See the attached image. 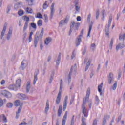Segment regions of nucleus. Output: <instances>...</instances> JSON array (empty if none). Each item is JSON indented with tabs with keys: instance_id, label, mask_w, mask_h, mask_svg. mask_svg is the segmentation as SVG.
Listing matches in <instances>:
<instances>
[{
	"instance_id": "nucleus-12",
	"label": "nucleus",
	"mask_w": 125,
	"mask_h": 125,
	"mask_svg": "<svg viewBox=\"0 0 125 125\" xmlns=\"http://www.w3.org/2000/svg\"><path fill=\"white\" fill-rule=\"evenodd\" d=\"M55 5V3H53L50 7V18L52 19V17H53V15L54 14V5Z\"/></svg>"
},
{
	"instance_id": "nucleus-61",
	"label": "nucleus",
	"mask_w": 125,
	"mask_h": 125,
	"mask_svg": "<svg viewBox=\"0 0 125 125\" xmlns=\"http://www.w3.org/2000/svg\"><path fill=\"white\" fill-rule=\"evenodd\" d=\"M92 125H97V120L96 119L93 120Z\"/></svg>"
},
{
	"instance_id": "nucleus-46",
	"label": "nucleus",
	"mask_w": 125,
	"mask_h": 125,
	"mask_svg": "<svg viewBox=\"0 0 125 125\" xmlns=\"http://www.w3.org/2000/svg\"><path fill=\"white\" fill-rule=\"evenodd\" d=\"M29 24V22H25L24 24V26L23 27V31H25L26 30H27V28H28V25Z\"/></svg>"
},
{
	"instance_id": "nucleus-18",
	"label": "nucleus",
	"mask_w": 125,
	"mask_h": 125,
	"mask_svg": "<svg viewBox=\"0 0 125 125\" xmlns=\"http://www.w3.org/2000/svg\"><path fill=\"white\" fill-rule=\"evenodd\" d=\"M125 45L124 44V43H123L122 44H121V43H119L116 47V50H119V49H122V48H124V47H125Z\"/></svg>"
},
{
	"instance_id": "nucleus-51",
	"label": "nucleus",
	"mask_w": 125,
	"mask_h": 125,
	"mask_svg": "<svg viewBox=\"0 0 125 125\" xmlns=\"http://www.w3.org/2000/svg\"><path fill=\"white\" fill-rule=\"evenodd\" d=\"M95 47H96L95 43H92L91 44V48L92 50H94V49H95Z\"/></svg>"
},
{
	"instance_id": "nucleus-55",
	"label": "nucleus",
	"mask_w": 125,
	"mask_h": 125,
	"mask_svg": "<svg viewBox=\"0 0 125 125\" xmlns=\"http://www.w3.org/2000/svg\"><path fill=\"white\" fill-rule=\"evenodd\" d=\"M3 106V100L1 98H0V107Z\"/></svg>"
},
{
	"instance_id": "nucleus-39",
	"label": "nucleus",
	"mask_w": 125,
	"mask_h": 125,
	"mask_svg": "<svg viewBox=\"0 0 125 125\" xmlns=\"http://www.w3.org/2000/svg\"><path fill=\"white\" fill-rule=\"evenodd\" d=\"M36 17L37 18H39L40 19H42V14H41V13L38 12L37 14Z\"/></svg>"
},
{
	"instance_id": "nucleus-63",
	"label": "nucleus",
	"mask_w": 125,
	"mask_h": 125,
	"mask_svg": "<svg viewBox=\"0 0 125 125\" xmlns=\"http://www.w3.org/2000/svg\"><path fill=\"white\" fill-rule=\"evenodd\" d=\"M79 0H75L74 2V3L75 4V5H79Z\"/></svg>"
},
{
	"instance_id": "nucleus-33",
	"label": "nucleus",
	"mask_w": 125,
	"mask_h": 125,
	"mask_svg": "<svg viewBox=\"0 0 125 125\" xmlns=\"http://www.w3.org/2000/svg\"><path fill=\"white\" fill-rule=\"evenodd\" d=\"M69 18H70V16L66 15V18L64 20V23H65V24H67V23H68V22L69 21Z\"/></svg>"
},
{
	"instance_id": "nucleus-48",
	"label": "nucleus",
	"mask_w": 125,
	"mask_h": 125,
	"mask_svg": "<svg viewBox=\"0 0 125 125\" xmlns=\"http://www.w3.org/2000/svg\"><path fill=\"white\" fill-rule=\"evenodd\" d=\"M116 88H117V81H115V83L112 86V89L113 90H116Z\"/></svg>"
},
{
	"instance_id": "nucleus-38",
	"label": "nucleus",
	"mask_w": 125,
	"mask_h": 125,
	"mask_svg": "<svg viewBox=\"0 0 125 125\" xmlns=\"http://www.w3.org/2000/svg\"><path fill=\"white\" fill-rule=\"evenodd\" d=\"M18 13L19 16H22L24 14V11L23 10H19Z\"/></svg>"
},
{
	"instance_id": "nucleus-59",
	"label": "nucleus",
	"mask_w": 125,
	"mask_h": 125,
	"mask_svg": "<svg viewBox=\"0 0 125 125\" xmlns=\"http://www.w3.org/2000/svg\"><path fill=\"white\" fill-rule=\"evenodd\" d=\"M75 10L76 11H80V6H79V5H75Z\"/></svg>"
},
{
	"instance_id": "nucleus-28",
	"label": "nucleus",
	"mask_w": 125,
	"mask_h": 125,
	"mask_svg": "<svg viewBox=\"0 0 125 125\" xmlns=\"http://www.w3.org/2000/svg\"><path fill=\"white\" fill-rule=\"evenodd\" d=\"M125 33L123 35H119V41H120L121 42H125Z\"/></svg>"
},
{
	"instance_id": "nucleus-29",
	"label": "nucleus",
	"mask_w": 125,
	"mask_h": 125,
	"mask_svg": "<svg viewBox=\"0 0 125 125\" xmlns=\"http://www.w3.org/2000/svg\"><path fill=\"white\" fill-rule=\"evenodd\" d=\"M102 16L103 17L102 18V19L104 21L105 20V14H106V11L105 10H103L102 11Z\"/></svg>"
},
{
	"instance_id": "nucleus-14",
	"label": "nucleus",
	"mask_w": 125,
	"mask_h": 125,
	"mask_svg": "<svg viewBox=\"0 0 125 125\" xmlns=\"http://www.w3.org/2000/svg\"><path fill=\"white\" fill-rule=\"evenodd\" d=\"M61 100V92H59V93L58 94V96L56 100V103L57 105H58L60 103Z\"/></svg>"
},
{
	"instance_id": "nucleus-50",
	"label": "nucleus",
	"mask_w": 125,
	"mask_h": 125,
	"mask_svg": "<svg viewBox=\"0 0 125 125\" xmlns=\"http://www.w3.org/2000/svg\"><path fill=\"white\" fill-rule=\"evenodd\" d=\"M8 35L10 36H12V27H10L9 29V31L8 32Z\"/></svg>"
},
{
	"instance_id": "nucleus-5",
	"label": "nucleus",
	"mask_w": 125,
	"mask_h": 125,
	"mask_svg": "<svg viewBox=\"0 0 125 125\" xmlns=\"http://www.w3.org/2000/svg\"><path fill=\"white\" fill-rule=\"evenodd\" d=\"M73 74H74V75H76V74H77V64L76 63L74 64V66H71L69 71V74L68 75V83H71V76L72 75H73Z\"/></svg>"
},
{
	"instance_id": "nucleus-42",
	"label": "nucleus",
	"mask_w": 125,
	"mask_h": 125,
	"mask_svg": "<svg viewBox=\"0 0 125 125\" xmlns=\"http://www.w3.org/2000/svg\"><path fill=\"white\" fill-rule=\"evenodd\" d=\"M6 106L7 108H12L13 107V104L12 103H8L7 104Z\"/></svg>"
},
{
	"instance_id": "nucleus-11",
	"label": "nucleus",
	"mask_w": 125,
	"mask_h": 125,
	"mask_svg": "<svg viewBox=\"0 0 125 125\" xmlns=\"http://www.w3.org/2000/svg\"><path fill=\"white\" fill-rule=\"evenodd\" d=\"M39 75V69L35 71L34 75L33 84L35 85L37 81H38V75Z\"/></svg>"
},
{
	"instance_id": "nucleus-45",
	"label": "nucleus",
	"mask_w": 125,
	"mask_h": 125,
	"mask_svg": "<svg viewBox=\"0 0 125 125\" xmlns=\"http://www.w3.org/2000/svg\"><path fill=\"white\" fill-rule=\"evenodd\" d=\"M24 20H25L26 21L25 22L29 23V21H30V18L28 16H25Z\"/></svg>"
},
{
	"instance_id": "nucleus-3",
	"label": "nucleus",
	"mask_w": 125,
	"mask_h": 125,
	"mask_svg": "<svg viewBox=\"0 0 125 125\" xmlns=\"http://www.w3.org/2000/svg\"><path fill=\"white\" fill-rule=\"evenodd\" d=\"M44 32V29L42 28L41 30L39 36L36 35L34 37V47H37V45H38V42L39 41H41L43 37V34Z\"/></svg>"
},
{
	"instance_id": "nucleus-60",
	"label": "nucleus",
	"mask_w": 125,
	"mask_h": 125,
	"mask_svg": "<svg viewBox=\"0 0 125 125\" xmlns=\"http://www.w3.org/2000/svg\"><path fill=\"white\" fill-rule=\"evenodd\" d=\"M91 17V14H89L87 17V22H90V18Z\"/></svg>"
},
{
	"instance_id": "nucleus-16",
	"label": "nucleus",
	"mask_w": 125,
	"mask_h": 125,
	"mask_svg": "<svg viewBox=\"0 0 125 125\" xmlns=\"http://www.w3.org/2000/svg\"><path fill=\"white\" fill-rule=\"evenodd\" d=\"M26 92L27 93H29L30 90L31 89V81H28L27 83L26 86Z\"/></svg>"
},
{
	"instance_id": "nucleus-19",
	"label": "nucleus",
	"mask_w": 125,
	"mask_h": 125,
	"mask_svg": "<svg viewBox=\"0 0 125 125\" xmlns=\"http://www.w3.org/2000/svg\"><path fill=\"white\" fill-rule=\"evenodd\" d=\"M102 86H103V83H101L100 85H99L98 86V90L100 95H103V93H102Z\"/></svg>"
},
{
	"instance_id": "nucleus-17",
	"label": "nucleus",
	"mask_w": 125,
	"mask_h": 125,
	"mask_svg": "<svg viewBox=\"0 0 125 125\" xmlns=\"http://www.w3.org/2000/svg\"><path fill=\"white\" fill-rule=\"evenodd\" d=\"M67 117H68V111H66L62 119V125H65L66 121H67Z\"/></svg>"
},
{
	"instance_id": "nucleus-35",
	"label": "nucleus",
	"mask_w": 125,
	"mask_h": 125,
	"mask_svg": "<svg viewBox=\"0 0 125 125\" xmlns=\"http://www.w3.org/2000/svg\"><path fill=\"white\" fill-rule=\"evenodd\" d=\"M37 25L38 27H41L42 25V20H39L37 22Z\"/></svg>"
},
{
	"instance_id": "nucleus-62",
	"label": "nucleus",
	"mask_w": 125,
	"mask_h": 125,
	"mask_svg": "<svg viewBox=\"0 0 125 125\" xmlns=\"http://www.w3.org/2000/svg\"><path fill=\"white\" fill-rule=\"evenodd\" d=\"M76 56V54H75V51H74L71 55V59H74Z\"/></svg>"
},
{
	"instance_id": "nucleus-6",
	"label": "nucleus",
	"mask_w": 125,
	"mask_h": 125,
	"mask_svg": "<svg viewBox=\"0 0 125 125\" xmlns=\"http://www.w3.org/2000/svg\"><path fill=\"white\" fill-rule=\"evenodd\" d=\"M113 18V16L112 14H110L109 18L108 23L107 25V27L105 28V34L107 36H109V31H110V27L111 26V24H112V19Z\"/></svg>"
},
{
	"instance_id": "nucleus-4",
	"label": "nucleus",
	"mask_w": 125,
	"mask_h": 125,
	"mask_svg": "<svg viewBox=\"0 0 125 125\" xmlns=\"http://www.w3.org/2000/svg\"><path fill=\"white\" fill-rule=\"evenodd\" d=\"M79 27H80V23H76L74 21H72L70 23L69 36H71V34L73 30L75 32H77L79 30Z\"/></svg>"
},
{
	"instance_id": "nucleus-47",
	"label": "nucleus",
	"mask_w": 125,
	"mask_h": 125,
	"mask_svg": "<svg viewBox=\"0 0 125 125\" xmlns=\"http://www.w3.org/2000/svg\"><path fill=\"white\" fill-rule=\"evenodd\" d=\"M95 100H96L95 104H96L97 105H98V104H99V102L100 100H99V98H98V97L97 96H96V97Z\"/></svg>"
},
{
	"instance_id": "nucleus-34",
	"label": "nucleus",
	"mask_w": 125,
	"mask_h": 125,
	"mask_svg": "<svg viewBox=\"0 0 125 125\" xmlns=\"http://www.w3.org/2000/svg\"><path fill=\"white\" fill-rule=\"evenodd\" d=\"M82 125H86V123H85V118L83 117V116L82 117Z\"/></svg>"
},
{
	"instance_id": "nucleus-56",
	"label": "nucleus",
	"mask_w": 125,
	"mask_h": 125,
	"mask_svg": "<svg viewBox=\"0 0 125 125\" xmlns=\"http://www.w3.org/2000/svg\"><path fill=\"white\" fill-rule=\"evenodd\" d=\"M63 24H65V22H64L63 20H61L60 22L59 27H62Z\"/></svg>"
},
{
	"instance_id": "nucleus-2",
	"label": "nucleus",
	"mask_w": 125,
	"mask_h": 125,
	"mask_svg": "<svg viewBox=\"0 0 125 125\" xmlns=\"http://www.w3.org/2000/svg\"><path fill=\"white\" fill-rule=\"evenodd\" d=\"M22 80L20 79H18L16 81V84L10 85L8 86V88L10 90H14L15 91H17L20 87H21V82Z\"/></svg>"
},
{
	"instance_id": "nucleus-22",
	"label": "nucleus",
	"mask_w": 125,
	"mask_h": 125,
	"mask_svg": "<svg viewBox=\"0 0 125 125\" xmlns=\"http://www.w3.org/2000/svg\"><path fill=\"white\" fill-rule=\"evenodd\" d=\"M1 120H2L3 122H4V123H7V119L4 114L0 115V122Z\"/></svg>"
},
{
	"instance_id": "nucleus-32",
	"label": "nucleus",
	"mask_w": 125,
	"mask_h": 125,
	"mask_svg": "<svg viewBox=\"0 0 125 125\" xmlns=\"http://www.w3.org/2000/svg\"><path fill=\"white\" fill-rule=\"evenodd\" d=\"M31 27H32V29H34L35 31L37 30V24L36 23L33 22L31 23Z\"/></svg>"
},
{
	"instance_id": "nucleus-26",
	"label": "nucleus",
	"mask_w": 125,
	"mask_h": 125,
	"mask_svg": "<svg viewBox=\"0 0 125 125\" xmlns=\"http://www.w3.org/2000/svg\"><path fill=\"white\" fill-rule=\"evenodd\" d=\"M51 42V38L50 37L46 38L44 41V43L46 45H48V43Z\"/></svg>"
},
{
	"instance_id": "nucleus-58",
	"label": "nucleus",
	"mask_w": 125,
	"mask_h": 125,
	"mask_svg": "<svg viewBox=\"0 0 125 125\" xmlns=\"http://www.w3.org/2000/svg\"><path fill=\"white\" fill-rule=\"evenodd\" d=\"M87 49V48L86 47V46H85L84 47V49L83 52V55H84V54H85V53H86V50Z\"/></svg>"
},
{
	"instance_id": "nucleus-25",
	"label": "nucleus",
	"mask_w": 125,
	"mask_h": 125,
	"mask_svg": "<svg viewBox=\"0 0 125 125\" xmlns=\"http://www.w3.org/2000/svg\"><path fill=\"white\" fill-rule=\"evenodd\" d=\"M48 110H49V103L48 102V101H47L46 104V107L45 108V113L46 114H47V112H48Z\"/></svg>"
},
{
	"instance_id": "nucleus-24",
	"label": "nucleus",
	"mask_w": 125,
	"mask_h": 125,
	"mask_svg": "<svg viewBox=\"0 0 125 125\" xmlns=\"http://www.w3.org/2000/svg\"><path fill=\"white\" fill-rule=\"evenodd\" d=\"M62 114V105H60L59 106V109L58 111V117H60L61 114Z\"/></svg>"
},
{
	"instance_id": "nucleus-13",
	"label": "nucleus",
	"mask_w": 125,
	"mask_h": 125,
	"mask_svg": "<svg viewBox=\"0 0 125 125\" xmlns=\"http://www.w3.org/2000/svg\"><path fill=\"white\" fill-rule=\"evenodd\" d=\"M7 26V23H5L4 24V27H3V30H2V32H1V37H0L1 40H2V38H3V36H4V34H5V32L6 31Z\"/></svg>"
},
{
	"instance_id": "nucleus-49",
	"label": "nucleus",
	"mask_w": 125,
	"mask_h": 125,
	"mask_svg": "<svg viewBox=\"0 0 125 125\" xmlns=\"http://www.w3.org/2000/svg\"><path fill=\"white\" fill-rule=\"evenodd\" d=\"M8 35L10 36H12V27H10L9 29V31L8 32Z\"/></svg>"
},
{
	"instance_id": "nucleus-54",
	"label": "nucleus",
	"mask_w": 125,
	"mask_h": 125,
	"mask_svg": "<svg viewBox=\"0 0 125 125\" xmlns=\"http://www.w3.org/2000/svg\"><path fill=\"white\" fill-rule=\"evenodd\" d=\"M10 10H11V7L10 6V5H8L7 7V14H8V13H9V11H10Z\"/></svg>"
},
{
	"instance_id": "nucleus-43",
	"label": "nucleus",
	"mask_w": 125,
	"mask_h": 125,
	"mask_svg": "<svg viewBox=\"0 0 125 125\" xmlns=\"http://www.w3.org/2000/svg\"><path fill=\"white\" fill-rule=\"evenodd\" d=\"M75 101V96H72L71 98L70 99V105H72L73 104V102Z\"/></svg>"
},
{
	"instance_id": "nucleus-23",
	"label": "nucleus",
	"mask_w": 125,
	"mask_h": 125,
	"mask_svg": "<svg viewBox=\"0 0 125 125\" xmlns=\"http://www.w3.org/2000/svg\"><path fill=\"white\" fill-rule=\"evenodd\" d=\"M25 61H26V60H23L21 62V70H25V69H26V64L25 63Z\"/></svg>"
},
{
	"instance_id": "nucleus-10",
	"label": "nucleus",
	"mask_w": 125,
	"mask_h": 125,
	"mask_svg": "<svg viewBox=\"0 0 125 125\" xmlns=\"http://www.w3.org/2000/svg\"><path fill=\"white\" fill-rule=\"evenodd\" d=\"M68 104V96H66L64 100L63 101V111L65 112L66 109H67V104Z\"/></svg>"
},
{
	"instance_id": "nucleus-21",
	"label": "nucleus",
	"mask_w": 125,
	"mask_h": 125,
	"mask_svg": "<svg viewBox=\"0 0 125 125\" xmlns=\"http://www.w3.org/2000/svg\"><path fill=\"white\" fill-rule=\"evenodd\" d=\"M61 60V53L60 52L59 53V55L56 61V65L59 66V64H60V61Z\"/></svg>"
},
{
	"instance_id": "nucleus-36",
	"label": "nucleus",
	"mask_w": 125,
	"mask_h": 125,
	"mask_svg": "<svg viewBox=\"0 0 125 125\" xmlns=\"http://www.w3.org/2000/svg\"><path fill=\"white\" fill-rule=\"evenodd\" d=\"M114 43V38H112L111 39V41H110V45L109 46L110 47V49H112V47H113V43Z\"/></svg>"
},
{
	"instance_id": "nucleus-57",
	"label": "nucleus",
	"mask_w": 125,
	"mask_h": 125,
	"mask_svg": "<svg viewBox=\"0 0 125 125\" xmlns=\"http://www.w3.org/2000/svg\"><path fill=\"white\" fill-rule=\"evenodd\" d=\"M89 66H90V63H88L87 62L85 67V72H86V71L88 70V68H89Z\"/></svg>"
},
{
	"instance_id": "nucleus-44",
	"label": "nucleus",
	"mask_w": 125,
	"mask_h": 125,
	"mask_svg": "<svg viewBox=\"0 0 125 125\" xmlns=\"http://www.w3.org/2000/svg\"><path fill=\"white\" fill-rule=\"evenodd\" d=\"M44 18L45 20V23H47V22H48V17H47V15L44 14Z\"/></svg>"
},
{
	"instance_id": "nucleus-41",
	"label": "nucleus",
	"mask_w": 125,
	"mask_h": 125,
	"mask_svg": "<svg viewBox=\"0 0 125 125\" xmlns=\"http://www.w3.org/2000/svg\"><path fill=\"white\" fill-rule=\"evenodd\" d=\"M48 7V5H47V1H45V3L43 4V9H46Z\"/></svg>"
},
{
	"instance_id": "nucleus-40",
	"label": "nucleus",
	"mask_w": 125,
	"mask_h": 125,
	"mask_svg": "<svg viewBox=\"0 0 125 125\" xmlns=\"http://www.w3.org/2000/svg\"><path fill=\"white\" fill-rule=\"evenodd\" d=\"M74 123H75V115H73L71 118L70 125H74Z\"/></svg>"
},
{
	"instance_id": "nucleus-7",
	"label": "nucleus",
	"mask_w": 125,
	"mask_h": 125,
	"mask_svg": "<svg viewBox=\"0 0 125 125\" xmlns=\"http://www.w3.org/2000/svg\"><path fill=\"white\" fill-rule=\"evenodd\" d=\"M83 32H84L83 29H82L80 35L77 37L76 40V46H79V45L81 44V42H82V38H81V37H82L83 36Z\"/></svg>"
},
{
	"instance_id": "nucleus-31",
	"label": "nucleus",
	"mask_w": 125,
	"mask_h": 125,
	"mask_svg": "<svg viewBox=\"0 0 125 125\" xmlns=\"http://www.w3.org/2000/svg\"><path fill=\"white\" fill-rule=\"evenodd\" d=\"M91 30H92V24H90L89 27V30L88 32V35L87 37H89L90 36V33L91 32Z\"/></svg>"
},
{
	"instance_id": "nucleus-52",
	"label": "nucleus",
	"mask_w": 125,
	"mask_h": 125,
	"mask_svg": "<svg viewBox=\"0 0 125 125\" xmlns=\"http://www.w3.org/2000/svg\"><path fill=\"white\" fill-rule=\"evenodd\" d=\"M99 10H97L96 12V19H98L99 17Z\"/></svg>"
},
{
	"instance_id": "nucleus-64",
	"label": "nucleus",
	"mask_w": 125,
	"mask_h": 125,
	"mask_svg": "<svg viewBox=\"0 0 125 125\" xmlns=\"http://www.w3.org/2000/svg\"><path fill=\"white\" fill-rule=\"evenodd\" d=\"M0 83L2 85H3V84H4L5 83V81L4 80H2L1 82Z\"/></svg>"
},
{
	"instance_id": "nucleus-8",
	"label": "nucleus",
	"mask_w": 125,
	"mask_h": 125,
	"mask_svg": "<svg viewBox=\"0 0 125 125\" xmlns=\"http://www.w3.org/2000/svg\"><path fill=\"white\" fill-rule=\"evenodd\" d=\"M114 82V75L112 73H110L108 76V83L111 84Z\"/></svg>"
},
{
	"instance_id": "nucleus-20",
	"label": "nucleus",
	"mask_w": 125,
	"mask_h": 125,
	"mask_svg": "<svg viewBox=\"0 0 125 125\" xmlns=\"http://www.w3.org/2000/svg\"><path fill=\"white\" fill-rule=\"evenodd\" d=\"M23 106V105L21 104L20 105V107H19L18 112H16V119H18L19 118V113L20 112H21V110H22V107Z\"/></svg>"
},
{
	"instance_id": "nucleus-37",
	"label": "nucleus",
	"mask_w": 125,
	"mask_h": 125,
	"mask_svg": "<svg viewBox=\"0 0 125 125\" xmlns=\"http://www.w3.org/2000/svg\"><path fill=\"white\" fill-rule=\"evenodd\" d=\"M28 3V5H33V3L34 2L35 0H26Z\"/></svg>"
},
{
	"instance_id": "nucleus-15",
	"label": "nucleus",
	"mask_w": 125,
	"mask_h": 125,
	"mask_svg": "<svg viewBox=\"0 0 125 125\" xmlns=\"http://www.w3.org/2000/svg\"><path fill=\"white\" fill-rule=\"evenodd\" d=\"M18 98L21 99V100H25L27 98V96L24 94H18Z\"/></svg>"
},
{
	"instance_id": "nucleus-53",
	"label": "nucleus",
	"mask_w": 125,
	"mask_h": 125,
	"mask_svg": "<svg viewBox=\"0 0 125 125\" xmlns=\"http://www.w3.org/2000/svg\"><path fill=\"white\" fill-rule=\"evenodd\" d=\"M32 9L31 8L27 7L26 8V11L28 13H32Z\"/></svg>"
},
{
	"instance_id": "nucleus-27",
	"label": "nucleus",
	"mask_w": 125,
	"mask_h": 125,
	"mask_svg": "<svg viewBox=\"0 0 125 125\" xmlns=\"http://www.w3.org/2000/svg\"><path fill=\"white\" fill-rule=\"evenodd\" d=\"M107 119H110V115H105L104 116L102 125H105L106 124V120H107Z\"/></svg>"
},
{
	"instance_id": "nucleus-30",
	"label": "nucleus",
	"mask_w": 125,
	"mask_h": 125,
	"mask_svg": "<svg viewBox=\"0 0 125 125\" xmlns=\"http://www.w3.org/2000/svg\"><path fill=\"white\" fill-rule=\"evenodd\" d=\"M14 105L16 107H18V106H20V101L19 100H17L15 101L14 103Z\"/></svg>"
},
{
	"instance_id": "nucleus-1",
	"label": "nucleus",
	"mask_w": 125,
	"mask_h": 125,
	"mask_svg": "<svg viewBox=\"0 0 125 125\" xmlns=\"http://www.w3.org/2000/svg\"><path fill=\"white\" fill-rule=\"evenodd\" d=\"M89 95H90V89L89 88V89L87 90L85 98L83 99L82 106V112L85 118H87L88 116V110L85 107V105L86 104V100L89 99Z\"/></svg>"
},
{
	"instance_id": "nucleus-9",
	"label": "nucleus",
	"mask_w": 125,
	"mask_h": 125,
	"mask_svg": "<svg viewBox=\"0 0 125 125\" xmlns=\"http://www.w3.org/2000/svg\"><path fill=\"white\" fill-rule=\"evenodd\" d=\"M1 94L7 98L11 97V93L6 90H2L1 92Z\"/></svg>"
}]
</instances>
